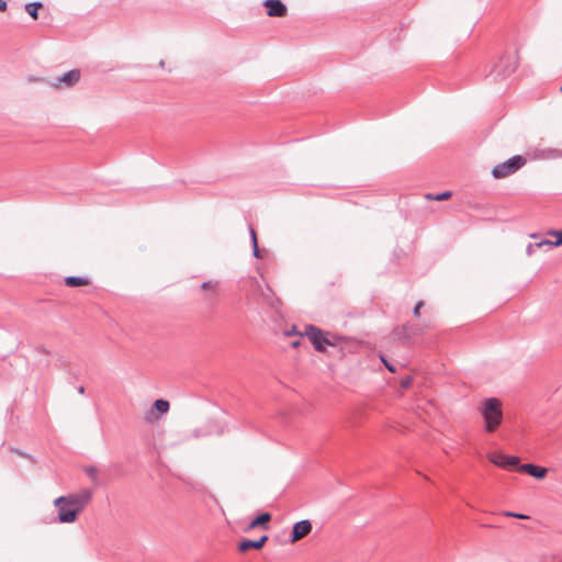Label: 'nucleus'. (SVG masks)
<instances>
[{"label": "nucleus", "mask_w": 562, "mask_h": 562, "mask_svg": "<svg viewBox=\"0 0 562 562\" xmlns=\"http://www.w3.org/2000/svg\"><path fill=\"white\" fill-rule=\"evenodd\" d=\"M90 488H82L78 493L58 496L53 504L57 508V519L61 524H72L82 513L92 498Z\"/></svg>", "instance_id": "nucleus-1"}, {"label": "nucleus", "mask_w": 562, "mask_h": 562, "mask_svg": "<svg viewBox=\"0 0 562 562\" xmlns=\"http://www.w3.org/2000/svg\"><path fill=\"white\" fill-rule=\"evenodd\" d=\"M482 415L484 418L485 429L488 432L494 431L502 423L503 412L502 403L496 397H488L482 404Z\"/></svg>", "instance_id": "nucleus-2"}, {"label": "nucleus", "mask_w": 562, "mask_h": 562, "mask_svg": "<svg viewBox=\"0 0 562 562\" xmlns=\"http://www.w3.org/2000/svg\"><path fill=\"white\" fill-rule=\"evenodd\" d=\"M526 157H524L522 155H515L506 159L505 161L495 165L491 172L492 177L494 179L506 178L518 171L520 168H522L526 165Z\"/></svg>", "instance_id": "nucleus-3"}, {"label": "nucleus", "mask_w": 562, "mask_h": 562, "mask_svg": "<svg viewBox=\"0 0 562 562\" xmlns=\"http://www.w3.org/2000/svg\"><path fill=\"white\" fill-rule=\"evenodd\" d=\"M304 335L310 339L312 346L318 352L326 351L327 346L336 347V341H331L328 337V333L313 324L305 326Z\"/></svg>", "instance_id": "nucleus-4"}, {"label": "nucleus", "mask_w": 562, "mask_h": 562, "mask_svg": "<svg viewBox=\"0 0 562 562\" xmlns=\"http://www.w3.org/2000/svg\"><path fill=\"white\" fill-rule=\"evenodd\" d=\"M393 333L400 341L408 345L415 337L422 335L423 328L418 324L405 323L402 326L395 327Z\"/></svg>", "instance_id": "nucleus-5"}, {"label": "nucleus", "mask_w": 562, "mask_h": 562, "mask_svg": "<svg viewBox=\"0 0 562 562\" xmlns=\"http://www.w3.org/2000/svg\"><path fill=\"white\" fill-rule=\"evenodd\" d=\"M510 59V56L503 55L499 58V60L494 65V68L491 71V74H495V78H505L512 75L517 69L518 61L517 58H513V60Z\"/></svg>", "instance_id": "nucleus-6"}, {"label": "nucleus", "mask_w": 562, "mask_h": 562, "mask_svg": "<svg viewBox=\"0 0 562 562\" xmlns=\"http://www.w3.org/2000/svg\"><path fill=\"white\" fill-rule=\"evenodd\" d=\"M490 461L497 467L504 469H515L518 471L520 463V459L517 456H509L504 453H492L488 457Z\"/></svg>", "instance_id": "nucleus-7"}, {"label": "nucleus", "mask_w": 562, "mask_h": 562, "mask_svg": "<svg viewBox=\"0 0 562 562\" xmlns=\"http://www.w3.org/2000/svg\"><path fill=\"white\" fill-rule=\"evenodd\" d=\"M80 70L71 69L58 76L50 85L54 88H71L80 80Z\"/></svg>", "instance_id": "nucleus-8"}, {"label": "nucleus", "mask_w": 562, "mask_h": 562, "mask_svg": "<svg viewBox=\"0 0 562 562\" xmlns=\"http://www.w3.org/2000/svg\"><path fill=\"white\" fill-rule=\"evenodd\" d=\"M262 5L270 18H282L288 13V8L281 0H265Z\"/></svg>", "instance_id": "nucleus-9"}, {"label": "nucleus", "mask_w": 562, "mask_h": 562, "mask_svg": "<svg viewBox=\"0 0 562 562\" xmlns=\"http://www.w3.org/2000/svg\"><path fill=\"white\" fill-rule=\"evenodd\" d=\"M312 531V522L308 519H302L300 521H296L293 527L292 531L290 533V541L296 542L300 539L304 538Z\"/></svg>", "instance_id": "nucleus-10"}, {"label": "nucleus", "mask_w": 562, "mask_h": 562, "mask_svg": "<svg viewBox=\"0 0 562 562\" xmlns=\"http://www.w3.org/2000/svg\"><path fill=\"white\" fill-rule=\"evenodd\" d=\"M268 539L269 537L267 535H262L257 540L244 538L238 542V551L244 553L249 550H259L267 543Z\"/></svg>", "instance_id": "nucleus-11"}, {"label": "nucleus", "mask_w": 562, "mask_h": 562, "mask_svg": "<svg viewBox=\"0 0 562 562\" xmlns=\"http://www.w3.org/2000/svg\"><path fill=\"white\" fill-rule=\"evenodd\" d=\"M518 472L527 473L537 480H542L546 477L548 469L533 463H524L522 465H519Z\"/></svg>", "instance_id": "nucleus-12"}, {"label": "nucleus", "mask_w": 562, "mask_h": 562, "mask_svg": "<svg viewBox=\"0 0 562 562\" xmlns=\"http://www.w3.org/2000/svg\"><path fill=\"white\" fill-rule=\"evenodd\" d=\"M272 516L268 512H262L258 514L248 525L246 530L254 529L257 527L262 528L263 530L269 529V521L271 520Z\"/></svg>", "instance_id": "nucleus-13"}, {"label": "nucleus", "mask_w": 562, "mask_h": 562, "mask_svg": "<svg viewBox=\"0 0 562 562\" xmlns=\"http://www.w3.org/2000/svg\"><path fill=\"white\" fill-rule=\"evenodd\" d=\"M170 408V403L165 398H157L154 401L151 406V414H156V417H159L166 413H168Z\"/></svg>", "instance_id": "nucleus-14"}, {"label": "nucleus", "mask_w": 562, "mask_h": 562, "mask_svg": "<svg viewBox=\"0 0 562 562\" xmlns=\"http://www.w3.org/2000/svg\"><path fill=\"white\" fill-rule=\"evenodd\" d=\"M548 235L553 236L555 239H541L540 244H546L550 247H559L562 246V229H550Z\"/></svg>", "instance_id": "nucleus-15"}, {"label": "nucleus", "mask_w": 562, "mask_h": 562, "mask_svg": "<svg viewBox=\"0 0 562 562\" xmlns=\"http://www.w3.org/2000/svg\"><path fill=\"white\" fill-rule=\"evenodd\" d=\"M64 282L69 288H78L89 284V279L80 276H68L64 279Z\"/></svg>", "instance_id": "nucleus-16"}, {"label": "nucleus", "mask_w": 562, "mask_h": 562, "mask_svg": "<svg viewBox=\"0 0 562 562\" xmlns=\"http://www.w3.org/2000/svg\"><path fill=\"white\" fill-rule=\"evenodd\" d=\"M44 7L43 2L41 1H33L25 4V11L27 14L33 19H38V10Z\"/></svg>", "instance_id": "nucleus-17"}, {"label": "nucleus", "mask_w": 562, "mask_h": 562, "mask_svg": "<svg viewBox=\"0 0 562 562\" xmlns=\"http://www.w3.org/2000/svg\"><path fill=\"white\" fill-rule=\"evenodd\" d=\"M452 196L451 191H442L439 193H427L425 198L429 201H445Z\"/></svg>", "instance_id": "nucleus-18"}, {"label": "nucleus", "mask_w": 562, "mask_h": 562, "mask_svg": "<svg viewBox=\"0 0 562 562\" xmlns=\"http://www.w3.org/2000/svg\"><path fill=\"white\" fill-rule=\"evenodd\" d=\"M85 473L89 476V479L95 484H99L98 480V468L94 465H87L83 469Z\"/></svg>", "instance_id": "nucleus-19"}, {"label": "nucleus", "mask_w": 562, "mask_h": 562, "mask_svg": "<svg viewBox=\"0 0 562 562\" xmlns=\"http://www.w3.org/2000/svg\"><path fill=\"white\" fill-rule=\"evenodd\" d=\"M11 451L15 452L16 454H19V456H21L23 458L29 459L32 464H35L37 462L36 458L34 456H32V454H30L27 452H24V451H22V450H20L18 448L13 447V448H11Z\"/></svg>", "instance_id": "nucleus-20"}, {"label": "nucleus", "mask_w": 562, "mask_h": 562, "mask_svg": "<svg viewBox=\"0 0 562 562\" xmlns=\"http://www.w3.org/2000/svg\"><path fill=\"white\" fill-rule=\"evenodd\" d=\"M381 362L384 364V367L392 373L396 372V367L392 362H390L386 358V356L381 355L380 356Z\"/></svg>", "instance_id": "nucleus-21"}, {"label": "nucleus", "mask_w": 562, "mask_h": 562, "mask_svg": "<svg viewBox=\"0 0 562 562\" xmlns=\"http://www.w3.org/2000/svg\"><path fill=\"white\" fill-rule=\"evenodd\" d=\"M542 246H547V245L546 244H540V241H537L535 244H528V246L526 248L527 256H531L536 248H540Z\"/></svg>", "instance_id": "nucleus-22"}, {"label": "nucleus", "mask_w": 562, "mask_h": 562, "mask_svg": "<svg viewBox=\"0 0 562 562\" xmlns=\"http://www.w3.org/2000/svg\"><path fill=\"white\" fill-rule=\"evenodd\" d=\"M505 516H507V517H515V518H518V519H528L529 518V516L526 515V514L515 513V512H506Z\"/></svg>", "instance_id": "nucleus-23"}, {"label": "nucleus", "mask_w": 562, "mask_h": 562, "mask_svg": "<svg viewBox=\"0 0 562 562\" xmlns=\"http://www.w3.org/2000/svg\"><path fill=\"white\" fill-rule=\"evenodd\" d=\"M413 378L412 376H405L401 380V387L408 389L412 385Z\"/></svg>", "instance_id": "nucleus-24"}, {"label": "nucleus", "mask_w": 562, "mask_h": 562, "mask_svg": "<svg viewBox=\"0 0 562 562\" xmlns=\"http://www.w3.org/2000/svg\"><path fill=\"white\" fill-rule=\"evenodd\" d=\"M268 304L272 308L278 310L281 306V300L279 297H271V300L268 301Z\"/></svg>", "instance_id": "nucleus-25"}, {"label": "nucleus", "mask_w": 562, "mask_h": 562, "mask_svg": "<svg viewBox=\"0 0 562 562\" xmlns=\"http://www.w3.org/2000/svg\"><path fill=\"white\" fill-rule=\"evenodd\" d=\"M424 306V302L423 301H418L414 308H413V314L415 317H419L420 316V308Z\"/></svg>", "instance_id": "nucleus-26"}, {"label": "nucleus", "mask_w": 562, "mask_h": 562, "mask_svg": "<svg viewBox=\"0 0 562 562\" xmlns=\"http://www.w3.org/2000/svg\"><path fill=\"white\" fill-rule=\"evenodd\" d=\"M284 335H285V336H300V337L305 336V335H304V333H303V334H301V333H299V331L296 330V326H295V325H294L291 329L285 330V331H284Z\"/></svg>", "instance_id": "nucleus-27"}, {"label": "nucleus", "mask_w": 562, "mask_h": 562, "mask_svg": "<svg viewBox=\"0 0 562 562\" xmlns=\"http://www.w3.org/2000/svg\"><path fill=\"white\" fill-rule=\"evenodd\" d=\"M249 237H250L251 245L256 244L258 241L257 233L252 226H249Z\"/></svg>", "instance_id": "nucleus-28"}, {"label": "nucleus", "mask_w": 562, "mask_h": 562, "mask_svg": "<svg viewBox=\"0 0 562 562\" xmlns=\"http://www.w3.org/2000/svg\"><path fill=\"white\" fill-rule=\"evenodd\" d=\"M217 283H218L217 281H215V282H213V281H211V280H209V281H204V282H202V284H201V289H202V290H207V289H210V288L215 286Z\"/></svg>", "instance_id": "nucleus-29"}, {"label": "nucleus", "mask_w": 562, "mask_h": 562, "mask_svg": "<svg viewBox=\"0 0 562 562\" xmlns=\"http://www.w3.org/2000/svg\"><path fill=\"white\" fill-rule=\"evenodd\" d=\"M251 248H252V256L255 258H260V250H259L258 241L256 244H252Z\"/></svg>", "instance_id": "nucleus-30"}, {"label": "nucleus", "mask_w": 562, "mask_h": 562, "mask_svg": "<svg viewBox=\"0 0 562 562\" xmlns=\"http://www.w3.org/2000/svg\"><path fill=\"white\" fill-rule=\"evenodd\" d=\"M328 337L331 339V341H336V346L339 344V341L342 339L341 336L339 335H336V334H329L328 333Z\"/></svg>", "instance_id": "nucleus-31"}, {"label": "nucleus", "mask_w": 562, "mask_h": 562, "mask_svg": "<svg viewBox=\"0 0 562 562\" xmlns=\"http://www.w3.org/2000/svg\"><path fill=\"white\" fill-rule=\"evenodd\" d=\"M36 350L42 353V355H49V350L46 349L45 347L41 346V347H37Z\"/></svg>", "instance_id": "nucleus-32"}, {"label": "nucleus", "mask_w": 562, "mask_h": 562, "mask_svg": "<svg viewBox=\"0 0 562 562\" xmlns=\"http://www.w3.org/2000/svg\"><path fill=\"white\" fill-rule=\"evenodd\" d=\"M8 8V3L5 0H0V12L5 11Z\"/></svg>", "instance_id": "nucleus-33"}, {"label": "nucleus", "mask_w": 562, "mask_h": 562, "mask_svg": "<svg viewBox=\"0 0 562 562\" xmlns=\"http://www.w3.org/2000/svg\"><path fill=\"white\" fill-rule=\"evenodd\" d=\"M299 346H301V338L296 339V340H293L291 342V347L292 348H297Z\"/></svg>", "instance_id": "nucleus-34"}, {"label": "nucleus", "mask_w": 562, "mask_h": 562, "mask_svg": "<svg viewBox=\"0 0 562 562\" xmlns=\"http://www.w3.org/2000/svg\"><path fill=\"white\" fill-rule=\"evenodd\" d=\"M268 291L271 293V295H270V294L262 293V295L266 297L267 302H268L269 300H271V297H273V295H272V291H271V289H270V288H268Z\"/></svg>", "instance_id": "nucleus-35"}, {"label": "nucleus", "mask_w": 562, "mask_h": 562, "mask_svg": "<svg viewBox=\"0 0 562 562\" xmlns=\"http://www.w3.org/2000/svg\"><path fill=\"white\" fill-rule=\"evenodd\" d=\"M77 391H78V393H79V394H81V395H83V394L86 393V389H85V386H83V385H79V386L77 387Z\"/></svg>", "instance_id": "nucleus-36"}, {"label": "nucleus", "mask_w": 562, "mask_h": 562, "mask_svg": "<svg viewBox=\"0 0 562 562\" xmlns=\"http://www.w3.org/2000/svg\"><path fill=\"white\" fill-rule=\"evenodd\" d=\"M159 67H160V68H164V67H165V61H164V60H160V61H159Z\"/></svg>", "instance_id": "nucleus-37"}, {"label": "nucleus", "mask_w": 562, "mask_h": 562, "mask_svg": "<svg viewBox=\"0 0 562 562\" xmlns=\"http://www.w3.org/2000/svg\"><path fill=\"white\" fill-rule=\"evenodd\" d=\"M560 91L562 92V86L560 87Z\"/></svg>", "instance_id": "nucleus-38"}]
</instances>
